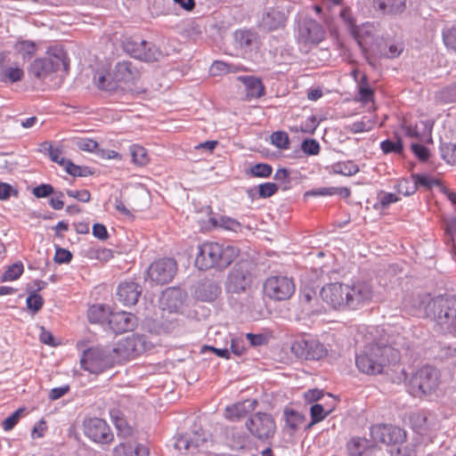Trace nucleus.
Segmentation results:
<instances>
[{
	"label": "nucleus",
	"mask_w": 456,
	"mask_h": 456,
	"mask_svg": "<svg viewBox=\"0 0 456 456\" xmlns=\"http://www.w3.org/2000/svg\"><path fill=\"white\" fill-rule=\"evenodd\" d=\"M216 224L224 230L235 232L242 231V225L239 221L226 216H220L218 220L216 221Z\"/></svg>",
	"instance_id": "obj_40"
},
{
	"label": "nucleus",
	"mask_w": 456,
	"mask_h": 456,
	"mask_svg": "<svg viewBox=\"0 0 456 456\" xmlns=\"http://www.w3.org/2000/svg\"><path fill=\"white\" fill-rule=\"evenodd\" d=\"M368 441L361 437H353L346 444L347 451L352 456H361L367 446Z\"/></svg>",
	"instance_id": "obj_39"
},
{
	"label": "nucleus",
	"mask_w": 456,
	"mask_h": 456,
	"mask_svg": "<svg viewBox=\"0 0 456 456\" xmlns=\"http://www.w3.org/2000/svg\"><path fill=\"white\" fill-rule=\"evenodd\" d=\"M110 416L113 424L118 431L119 435L127 436L132 434V428L128 425L123 413L119 411L113 410L110 411Z\"/></svg>",
	"instance_id": "obj_29"
},
{
	"label": "nucleus",
	"mask_w": 456,
	"mask_h": 456,
	"mask_svg": "<svg viewBox=\"0 0 456 456\" xmlns=\"http://www.w3.org/2000/svg\"><path fill=\"white\" fill-rule=\"evenodd\" d=\"M395 189L398 193L403 194V196H410L415 193L417 191V185H415L414 182L411 183L408 179L403 178L397 182Z\"/></svg>",
	"instance_id": "obj_47"
},
{
	"label": "nucleus",
	"mask_w": 456,
	"mask_h": 456,
	"mask_svg": "<svg viewBox=\"0 0 456 456\" xmlns=\"http://www.w3.org/2000/svg\"><path fill=\"white\" fill-rule=\"evenodd\" d=\"M42 147L49 151V157L52 161L58 163L61 167L66 164L68 159L62 156V150L61 148H53L52 144L48 142L42 143Z\"/></svg>",
	"instance_id": "obj_45"
},
{
	"label": "nucleus",
	"mask_w": 456,
	"mask_h": 456,
	"mask_svg": "<svg viewBox=\"0 0 456 456\" xmlns=\"http://www.w3.org/2000/svg\"><path fill=\"white\" fill-rule=\"evenodd\" d=\"M411 178L418 187H423L425 189H431L434 186L439 185L440 181L428 175L412 174Z\"/></svg>",
	"instance_id": "obj_38"
},
{
	"label": "nucleus",
	"mask_w": 456,
	"mask_h": 456,
	"mask_svg": "<svg viewBox=\"0 0 456 456\" xmlns=\"http://www.w3.org/2000/svg\"><path fill=\"white\" fill-rule=\"evenodd\" d=\"M146 341L144 336L133 334L126 338L119 340L112 349L116 362H119L134 358L146 350Z\"/></svg>",
	"instance_id": "obj_9"
},
{
	"label": "nucleus",
	"mask_w": 456,
	"mask_h": 456,
	"mask_svg": "<svg viewBox=\"0 0 456 456\" xmlns=\"http://www.w3.org/2000/svg\"><path fill=\"white\" fill-rule=\"evenodd\" d=\"M322 301L335 310L347 309L346 284L330 282L323 286L320 291Z\"/></svg>",
	"instance_id": "obj_13"
},
{
	"label": "nucleus",
	"mask_w": 456,
	"mask_h": 456,
	"mask_svg": "<svg viewBox=\"0 0 456 456\" xmlns=\"http://www.w3.org/2000/svg\"><path fill=\"white\" fill-rule=\"evenodd\" d=\"M400 361V352L393 346L381 343H370L355 356L358 370L363 374L376 376L382 374L387 367Z\"/></svg>",
	"instance_id": "obj_2"
},
{
	"label": "nucleus",
	"mask_w": 456,
	"mask_h": 456,
	"mask_svg": "<svg viewBox=\"0 0 456 456\" xmlns=\"http://www.w3.org/2000/svg\"><path fill=\"white\" fill-rule=\"evenodd\" d=\"M375 121L362 118L359 121L352 123L348 126V130L354 134L370 131L374 126Z\"/></svg>",
	"instance_id": "obj_46"
},
{
	"label": "nucleus",
	"mask_w": 456,
	"mask_h": 456,
	"mask_svg": "<svg viewBox=\"0 0 456 456\" xmlns=\"http://www.w3.org/2000/svg\"><path fill=\"white\" fill-rule=\"evenodd\" d=\"M252 274L247 263L236 265L231 271L227 289L233 293L245 292L252 284Z\"/></svg>",
	"instance_id": "obj_16"
},
{
	"label": "nucleus",
	"mask_w": 456,
	"mask_h": 456,
	"mask_svg": "<svg viewBox=\"0 0 456 456\" xmlns=\"http://www.w3.org/2000/svg\"><path fill=\"white\" fill-rule=\"evenodd\" d=\"M436 100L441 103L456 102V83L448 86L436 94Z\"/></svg>",
	"instance_id": "obj_37"
},
{
	"label": "nucleus",
	"mask_w": 456,
	"mask_h": 456,
	"mask_svg": "<svg viewBox=\"0 0 456 456\" xmlns=\"http://www.w3.org/2000/svg\"><path fill=\"white\" fill-rule=\"evenodd\" d=\"M357 100L362 105H367L369 102H374V91L370 88H361L358 91Z\"/></svg>",
	"instance_id": "obj_62"
},
{
	"label": "nucleus",
	"mask_w": 456,
	"mask_h": 456,
	"mask_svg": "<svg viewBox=\"0 0 456 456\" xmlns=\"http://www.w3.org/2000/svg\"><path fill=\"white\" fill-rule=\"evenodd\" d=\"M210 71L213 76H218L224 73L246 71V69L243 66H234L222 61H216L212 63Z\"/></svg>",
	"instance_id": "obj_30"
},
{
	"label": "nucleus",
	"mask_w": 456,
	"mask_h": 456,
	"mask_svg": "<svg viewBox=\"0 0 456 456\" xmlns=\"http://www.w3.org/2000/svg\"><path fill=\"white\" fill-rule=\"evenodd\" d=\"M270 141L273 145L280 150H289L290 141L289 134L284 131H276L270 135Z\"/></svg>",
	"instance_id": "obj_36"
},
{
	"label": "nucleus",
	"mask_w": 456,
	"mask_h": 456,
	"mask_svg": "<svg viewBox=\"0 0 456 456\" xmlns=\"http://www.w3.org/2000/svg\"><path fill=\"white\" fill-rule=\"evenodd\" d=\"M83 428L85 436L95 443L110 444L113 441L114 436L110 426L102 419H86Z\"/></svg>",
	"instance_id": "obj_14"
},
{
	"label": "nucleus",
	"mask_w": 456,
	"mask_h": 456,
	"mask_svg": "<svg viewBox=\"0 0 456 456\" xmlns=\"http://www.w3.org/2000/svg\"><path fill=\"white\" fill-rule=\"evenodd\" d=\"M444 45L456 53V26L449 27L442 32Z\"/></svg>",
	"instance_id": "obj_44"
},
{
	"label": "nucleus",
	"mask_w": 456,
	"mask_h": 456,
	"mask_svg": "<svg viewBox=\"0 0 456 456\" xmlns=\"http://www.w3.org/2000/svg\"><path fill=\"white\" fill-rule=\"evenodd\" d=\"M163 297L167 301H174L172 305H168L169 309L176 310L182 305V293L179 290L168 289L164 293Z\"/></svg>",
	"instance_id": "obj_51"
},
{
	"label": "nucleus",
	"mask_w": 456,
	"mask_h": 456,
	"mask_svg": "<svg viewBox=\"0 0 456 456\" xmlns=\"http://www.w3.org/2000/svg\"><path fill=\"white\" fill-rule=\"evenodd\" d=\"M301 150L307 155H318L320 152V144L314 139H305L302 142Z\"/></svg>",
	"instance_id": "obj_56"
},
{
	"label": "nucleus",
	"mask_w": 456,
	"mask_h": 456,
	"mask_svg": "<svg viewBox=\"0 0 456 456\" xmlns=\"http://www.w3.org/2000/svg\"><path fill=\"white\" fill-rule=\"evenodd\" d=\"M239 253L234 246L205 241L198 246L195 265L200 270L225 268L237 258Z\"/></svg>",
	"instance_id": "obj_4"
},
{
	"label": "nucleus",
	"mask_w": 456,
	"mask_h": 456,
	"mask_svg": "<svg viewBox=\"0 0 456 456\" xmlns=\"http://www.w3.org/2000/svg\"><path fill=\"white\" fill-rule=\"evenodd\" d=\"M402 130L405 136L414 139H421V134L418 129L417 125H412L411 123H407L403 121L402 125Z\"/></svg>",
	"instance_id": "obj_61"
},
{
	"label": "nucleus",
	"mask_w": 456,
	"mask_h": 456,
	"mask_svg": "<svg viewBox=\"0 0 456 456\" xmlns=\"http://www.w3.org/2000/svg\"><path fill=\"white\" fill-rule=\"evenodd\" d=\"M273 167L269 164L258 163L251 167L250 173L255 177L266 178L272 175Z\"/></svg>",
	"instance_id": "obj_49"
},
{
	"label": "nucleus",
	"mask_w": 456,
	"mask_h": 456,
	"mask_svg": "<svg viewBox=\"0 0 456 456\" xmlns=\"http://www.w3.org/2000/svg\"><path fill=\"white\" fill-rule=\"evenodd\" d=\"M176 273V263L171 258L154 261L148 268V277L157 284L170 282Z\"/></svg>",
	"instance_id": "obj_15"
},
{
	"label": "nucleus",
	"mask_w": 456,
	"mask_h": 456,
	"mask_svg": "<svg viewBox=\"0 0 456 456\" xmlns=\"http://www.w3.org/2000/svg\"><path fill=\"white\" fill-rule=\"evenodd\" d=\"M336 174L351 176L359 172L358 165L353 160L340 161L333 166Z\"/></svg>",
	"instance_id": "obj_32"
},
{
	"label": "nucleus",
	"mask_w": 456,
	"mask_h": 456,
	"mask_svg": "<svg viewBox=\"0 0 456 456\" xmlns=\"http://www.w3.org/2000/svg\"><path fill=\"white\" fill-rule=\"evenodd\" d=\"M26 303L28 309L32 310L34 313H37L42 308L44 305V299L41 295L37 294V292H33L27 297Z\"/></svg>",
	"instance_id": "obj_53"
},
{
	"label": "nucleus",
	"mask_w": 456,
	"mask_h": 456,
	"mask_svg": "<svg viewBox=\"0 0 456 456\" xmlns=\"http://www.w3.org/2000/svg\"><path fill=\"white\" fill-rule=\"evenodd\" d=\"M370 436L374 442L387 445L402 444L407 439V434L403 428L391 424L372 426Z\"/></svg>",
	"instance_id": "obj_10"
},
{
	"label": "nucleus",
	"mask_w": 456,
	"mask_h": 456,
	"mask_svg": "<svg viewBox=\"0 0 456 456\" xmlns=\"http://www.w3.org/2000/svg\"><path fill=\"white\" fill-rule=\"evenodd\" d=\"M441 157L448 164L456 165V143H444L441 148Z\"/></svg>",
	"instance_id": "obj_43"
},
{
	"label": "nucleus",
	"mask_w": 456,
	"mask_h": 456,
	"mask_svg": "<svg viewBox=\"0 0 456 456\" xmlns=\"http://www.w3.org/2000/svg\"><path fill=\"white\" fill-rule=\"evenodd\" d=\"M24 77V70L18 66H10L0 71V79L2 82L16 83L21 81Z\"/></svg>",
	"instance_id": "obj_28"
},
{
	"label": "nucleus",
	"mask_w": 456,
	"mask_h": 456,
	"mask_svg": "<svg viewBox=\"0 0 456 456\" xmlns=\"http://www.w3.org/2000/svg\"><path fill=\"white\" fill-rule=\"evenodd\" d=\"M23 411H24L23 408H19L11 416L7 417L2 423V427H3L4 430V431L12 430L19 422Z\"/></svg>",
	"instance_id": "obj_52"
},
{
	"label": "nucleus",
	"mask_w": 456,
	"mask_h": 456,
	"mask_svg": "<svg viewBox=\"0 0 456 456\" xmlns=\"http://www.w3.org/2000/svg\"><path fill=\"white\" fill-rule=\"evenodd\" d=\"M380 148L385 154H388L391 152L400 154L403 152V142L400 139H398L396 142L385 140L381 142Z\"/></svg>",
	"instance_id": "obj_48"
},
{
	"label": "nucleus",
	"mask_w": 456,
	"mask_h": 456,
	"mask_svg": "<svg viewBox=\"0 0 456 456\" xmlns=\"http://www.w3.org/2000/svg\"><path fill=\"white\" fill-rule=\"evenodd\" d=\"M411 149L414 155L419 159L420 161H427L430 156L429 150L419 143H411Z\"/></svg>",
	"instance_id": "obj_58"
},
{
	"label": "nucleus",
	"mask_w": 456,
	"mask_h": 456,
	"mask_svg": "<svg viewBox=\"0 0 456 456\" xmlns=\"http://www.w3.org/2000/svg\"><path fill=\"white\" fill-rule=\"evenodd\" d=\"M285 420L288 427L296 430L304 423L305 418L301 413L294 410H286Z\"/></svg>",
	"instance_id": "obj_41"
},
{
	"label": "nucleus",
	"mask_w": 456,
	"mask_h": 456,
	"mask_svg": "<svg viewBox=\"0 0 456 456\" xmlns=\"http://www.w3.org/2000/svg\"><path fill=\"white\" fill-rule=\"evenodd\" d=\"M129 151L131 155L132 162L138 167H144L150 161V157L148 155L147 150L139 145L133 144L129 147Z\"/></svg>",
	"instance_id": "obj_27"
},
{
	"label": "nucleus",
	"mask_w": 456,
	"mask_h": 456,
	"mask_svg": "<svg viewBox=\"0 0 456 456\" xmlns=\"http://www.w3.org/2000/svg\"><path fill=\"white\" fill-rule=\"evenodd\" d=\"M277 184L273 183H265L258 186L259 197L265 199L274 195L278 191Z\"/></svg>",
	"instance_id": "obj_57"
},
{
	"label": "nucleus",
	"mask_w": 456,
	"mask_h": 456,
	"mask_svg": "<svg viewBox=\"0 0 456 456\" xmlns=\"http://www.w3.org/2000/svg\"><path fill=\"white\" fill-rule=\"evenodd\" d=\"M67 195L70 198L76 199L80 202H89L91 200V193L88 190H68Z\"/></svg>",
	"instance_id": "obj_59"
},
{
	"label": "nucleus",
	"mask_w": 456,
	"mask_h": 456,
	"mask_svg": "<svg viewBox=\"0 0 456 456\" xmlns=\"http://www.w3.org/2000/svg\"><path fill=\"white\" fill-rule=\"evenodd\" d=\"M325 31L316 20H305L300 25L299 38L305 44L317 45L324 39Z\"/></svg>",
	"instance_id": "obj_18"
},
{
	"label": "nucleus",
	"mask_w": 456,
	"mask_h": 456,
	"mask_svg": "<svg viewBox=\"0 0 456 456\" xmlns=\"http://www.w3.org/2000/svg\"><path fill=\"white\" fill-rule=\"evenodd\" d=\"M77 146L83 151L93 152L98 147V142L93 139L81 138L77 141Z\"/></svg>",
	"instance_id": "obj_60"
},
{
	"label": "nucleus",
	"mask_w": 456,
	"mask_h": 456,
	"mask_svg": "<svg viewBox=\"0 0 456 456\" xmlns=\"http://www.w3.org/2000/svg\"><path fill=\"white\" fill-rule=\"evenodd\" d=\"M115 356L102 347H90L83 352L80 359L81 367L94 374H100L116 363Z\"/></svg>",
	"instance_id": "obj_6"
},
{
	"label": "nucleus",
	"mask_w": 456,
	"mask_h": 456,
	"mask_svg": "<svg viewBox=\"0 0 456 456\" xmlns=\"http://www.w3.org/2000/svg\"><path fill=\"white\" fill-rule=\"evenodd\" d=\"M237 45L242 49L249 48L256 39V34L250 30H238L234 34Z\"/></svg>",
	"instance_id": "obj_33"
},
{
	"label": "nucleus",
	"mask_w": 456,
	"mask_h": 456,
	"mask_svg": "<svg viewBox=\"0 0 456 456\" xmlns=\"http://www.w3.org/2000/svg\"><path fill=\"white\" fill-rule=\"evenodd\" d=\"M53 192V187L51 184L44 183L33 189V195L36 198H45Z\"/></svg>",
	"instance_id": "obj_64"
},
{
	"label": "nucleus",
	"mask_w": 456,
	"mask_h": 456,
	"mask_svg": "<svg viewBox=\"0 0 456 456\" xmlns=\"http://www.w3.org/2000/svg\"><path fill=\"white\" fill-rule=\"evenodd\" d=\"M409 424L416 432H421L427 423V416L421 411H412L408 416Z\"/></svg>",
	"instance_id": "obj_35"
},
{
	"label": "nucleus",
	"mask_w": 456,
	"mask_h": 456,
	"mask_svg": "<svg viewBox=\"0 0 456 456\" xmlns=\"http://www.w3.org/2000/svg\"><path fill=\"white\" fill-rule=\"evenodd\" d=\"M263 292L271 300H288L295 293V283L293 279L288 276L272 275L265 281Z\"/></svg>",
	"instance_id": "obj_7"
},
{
	"label": "nucleus",
	"mask_w": 456,
	"mask_h": 456,
	"mask_svg": "<svg viewBox=\"0 0 456 456\" xmlns=\"http://www.w3.org/2000/svg\"><path fill=\"white\" fill-rule=\"evenodd\" d=\"M291 352L297 358L306 361H319L328 354L325 346L313 338L295 340L291 345Z\"/></svg>",
	"instance_id": "obj_8"
},
{
	"label": "nucleus",
	"mask_w": 456,
	"mask_h": 456,
	"mask_svg": "<svg viewBox=\"0 0 456 456\" xmlns=\"http://www.w3.org/2000/svg\"><path fill=\"white\" fill-rule=\"evenodd\" d=\"M114 456H148L149 450L142 444L121 443L114 447Z\"/></svg>",
	"instance_id": "obj_24"
},
{
	"label": "nucleus",
	"mask_w": 456,
	"mask_h": 456,
	"mask_svg": "<svg viewBox=\"0 0 456 456\" xmlns=\"http://www.w3.org/2000/svg\"><path fill=\"white\" fill-rule=\"evenodd\" d=\"M238 80L244 84L246 89V99H258L265 95V87L262 80L253 76H240Z\"/></svg>",
	"instance_id": "obj_22"
},
{
	"label": "nucleus",
	"mask_w": 456,
	"mask_h": 456,
	"mask_svg": "<svg viewBox=\"0 0 456 456\" xmlns=\"http://www.w3.org/2000/svg\"><path fill=\"white\" fill-rule=\"evenodd\" d=\"M332 409L325 410L322 404L316 403L311 407L312 423H317L325 419V417L331 412Z\"/></svg>",
	"instance_id": "obj_50"
},
{
	"label": "nucleus",
	"mask_w": 456,
	"mask_h": 456,
	"mask_svg": "<svg viewBox=\"0 0 456 456\" xmlns=\"http://www.w3.org/2000/svg\"><path fill=\"white\" fill-rule=\"evenodd\" d=\"M107 325L116 334L129 332L137 326V318L126 311L113 312L111 310Z\"/></svg>",
	"instance_id": "obj_17"
},
{
	"label": "nucleus",
	"mask_w": 456,
	"mask_h": 456,
	"mask_svg": "<svg viewBox=\"0 0 456 456\" xmlns=\"http://www.w3.org/2000/svg\"><path fill=\"white\" fill-rule=\"evenodd\" d=\"M24 272V266L21 262H16L9 265L1 276V281H12L18 280Z\"/></svg>",
	"instance_id": "obj_34"
},
{
	"label": "nucleus",
	"mask_w": 456,
	"mask_h": 456,
	"mask_svg": "<svg viewBox=\"0 0 456 456\" xmlns=\"http://www.w3.org/2000/svg\"><path fill=\"white\" fill-rule=\"evenodd\" d=\"M257 406L256 399H247L242 402L233 403L225 408L226 419L236 421L246 417L249 412L253 411Z\"/></svg>",
	"instance_id": "obj_21"
},
{
	"label": "nucleus",
	"mask_w": 456,
	"mask_h": 456,
	"mask_svg": "<svg viewBox=\"0 0 456 456\" xmlns=\"http://www.w3.org/2000/svg\"><path fill=\"white\" fill-rule=\"evenodd\" d=\"M94 80L99 89L110 92L120 90L132 94H142L148 90L141 68L129 61L117 62L110 73L97 70Z\"/></svg>",
	"instance_id": "obj_1"
},
{
	"label": "nucleus",
	"mask_w": 456,
	"mask_h": 456,
	"mask_svg": "<svg viewBox=\"0 0 456 456\" xmlns=\"http://www.w3.org/2000/svg\"><path fill=\"white\" fill-rule=\"evenodd\" d=\"M434 314L439 319H447L456 312V298L451 296L438 297L429 304Z\"/></svg>",
	"instance_id": "obj_19"
},
{
	"label": "nucleus",
	"mask_w": 456,
	"mask_h": 456,
	"mask_svg": "<svg viewBox=\"0 0 456 456\" xmlns=\"http://www.w3.org/2000/svg\"><path fill=\"white\" fill-rule=\"evenodd\" d=\"M111 308L105 305H93L88 308L87 318L91 323L95 324H108Z\"/></svg>",
	"instance_id": "obj_23"
},
{
	"label": "nucleus",
	"mask_w": 456,
	"mask_h": 456,
	"mask_svg": "<svg viewBox=\"0 0 456 456\" xmlns=\"http://www.w3.org/2000/svg\"><path fill=\"white\" fill-rule=\"evenodd\" d=\"M89 254L91 258H94L102 262H108L113 257L112 250L106 248H97L92 249Z\"/></svg>",
	"instance_id": "obj_54"
},
{
	"label": "nucleus",
	"mask_w": 456,
	"mask_h": 456,
	"mask_svg": "<svg viewBox=\"0 0 456 456\" xmlns=\"http://www.w3.org/2000/svg\"><path fill=\"white\" fill-rule=\"evenodd\" d=\"M374 295L373 287L366 281L346 284L347 309L356 310L370 304Z\"/></svg>",
	"instance_id": "obj_11"
},
{
	"label": "nucleus",
	"mask_w": 456,
	"mask_h": 456,
	"mask_svg": "<svg viewBox=\"0 0 456 456\" xmlns=\"http://www.w3.org/2000/svg\"><path fill=\"white\" fill-rule=\"evenodd\" d=\"M72 259V254L69 250L57 248L54 255V261L58 264H68Z\"/></svg>",
	"instance_id": "obj_63"
},
{
	"label": "nucleus",
	"mask_w": 456,
	"mask_h": 456,
	"mask_svg": "<svg viewBox=\"0 0 456 456\" xmlns=\"http://www.w3.org/2000/svg\"><path fill=\"white\" fill-rule=\"evenodd\" d=\"M441 385L440 371L430 365L416 370L408 380L409 393L416 398H430L437 394Z\"/></svg>",
	"instance_id": "obj_5"
},
{
	"label": "nucleus",
	"mask_w": 456,
	"mask_h": 456,
	"mask_svg": "<svg viewBox=\"0 0 456 456\" xmlns=\"http://www.w3.org/2000/svg\"><path fill=\"white\" fill-rule=\"evenodd\" d=\"M14 48L23 60L30 59L37 51V45L29 40L17 42Z\"/></svg>",
	"instance_id": "obj_31"
},
{
	"label": "nucleus",
	"mask_w": 456,
	"mask_h": 456,
	"mask_svg": "<svg viewBox=\"0 0 456 456\" xmlns=\"http://www.w3.org/2000/svg\"><path fill=\"white\" fill-rule=\"evenodd\" d=\"M246 428L249 433L258 439L272 437L276 430V425L272 415L257 412L246 421Z\"/></svg>",
	"instance_id": "obj_12"
},
{
	"label": "nucleus",
	"mask_w": 456,
	"mask_h": 456,
	"mask_svg": "<svg viewBox=\"0 0 456 456\" xmlns=\"http://www.w3.org/2000/svg\"><path fill=\"white\" fill-rule=\"evenodd\" d=\"M70 60L61 45L50 46L45 55L36 58L28 67V77L41 83L53 80L57 73L67 75L69 71Z\"/></svg>",
	"instance_id": "obj_3"
},
{
	"label": "nucleus",
	"mask_w": 456,
	"mask_h": 456,
	"mask_svg": "<svg viewBox=\"0 0 456 456\" xmlns=\"http://www.w3.org/2000/svg\"><path fill=\"white\" fill-rule=\"evenodd\" d=\"M118 299L124 305H134L141 295L139 285L134 281L121 282L118 287Z\"/></svg>",
	"instance_id": "obj_20"
},
{
	"label": "nucleus",
	"mask_w": 456,
	"mask_h": 456,
	"mask_svg": "<svg viewBox=\"0 0 456 456\" xmlns=\"http://www.w3.org/2000/svg\"><path fill=\"white\" fill-rule=\"evenodd\" d=\"M286 18L284 14L277 10L272 9L263 18V27L268 30H275L285 25Z\"/></svg>",
	"instance_id": "obj_26"
},
{
	"label": "nucleus",
	"mask_w": 456,
	"mask_h": 456,
	"mask_svg": "<svg viewBox=\"0 0 456 456\" xmlns=\"http://www.w3.org/2000/svg\"><path fill=\"white\" fill-rule=\"evenodd\" d=\"M379 205L382 208H388L391 204L400 200V197L392 192L380 191L378 195Z\"/></svg>",
	"instance_id": "obj_55"
},
{
	"label": "nucleus",
	"mask_w": 456,
	"mask_h": 456,
	"mask_svg": "<svg viewBox=\"0 0 456 456\" xmlns=\"http://www.w3.org/2000/svg\"><path fill=\"white\" fill-rule=\"evenodd\" d=\"M312 194L320 196H330L333 194H338L343 198H349L351 195V191L347 187H330L322 188L318 191H313Z\"/></svg>",
	"instance_id": "obj_42"
},
{
	"label": "nucleus",
	"mask_w": 456,
	"mask_h": 456,
	"mask_svg": "<svg viewBox=\"0 0 456 456\" xmlns=\"http://www.w3.org/2000/svg\"><path fill=\"white\" fill-rule=\"evenodd\" d=\"M374 6L387 14L402 13L406 8V0H373Z\"/></svg>",
	"instance_id": "obj_25"
}]
</instances>
